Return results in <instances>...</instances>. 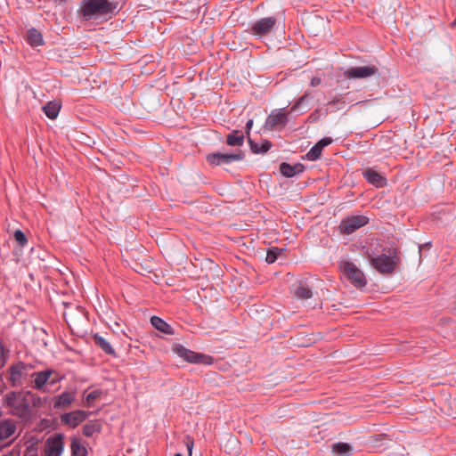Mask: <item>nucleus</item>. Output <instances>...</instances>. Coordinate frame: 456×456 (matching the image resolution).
I'll return each mask as SVG.
<instances>
[{"label": "nucleus", "mask_w": 456, "mask_h": 456, "mask_svg": "<svg viewBox=\"0 0 456 456\" xmlns=\"http://www.w3.org/2000/svg\"><path fill=\"white\" fill-rule=\"evenodd\" d=\"M332 142V139L329 137L322 138L321 141L317 142V144L323 149L325 146H328Z\"/></svg>", "instance_id": "4c0bfd02"}, {"label": "nucleus", "mask_w": 456, "mask_h": 456, "mask_svg": "<svg viewBox=\"0 0 456 456\" xmlns=\"http://www.w3.org/2000/svg\"><path fill=\"white\" fill-rule=\"evenodd\" d=\"M322 149L316 143L307 152L306 159L311 161H314V160L318 159L322 154Z\"/></svg>", "instance_id": "2f4dec72"}, {"label": "nucleus", "mask_w": 456, "mask_h": 456, "mask_svg": "<svg viewBox=\"0 0 456 456\" xmlns=\"http://www.w3.org/2000/svg\"><path fill=\"white\" fill-rule=\"evenodd\" d=\"M186 445H187V449H188V452H189V456H191V451H192V448H193V441L192 440L188 441Z\"/></svg>", "instance_id": "79ce46f5"}, {"label": "nucleus", "mask_w": 456, "mask_h": 456, "mask_svg": "<svg viewBox=\"0 0 456 456\" xmlns=\"http://www.w3.org/2000/svg\"><path fill=\"white\" fill-rule=\"evenodd\" d=\"M101 430V424L98 421H91L83 427V434L87 437L93 436Z\"/></svg>", "instance_id": "c756f323"}, {"label": "nucleus", "mask_w": 456, "mask_h": 456, "mask_svg": "<svg viewBox=\"0 0 456 456\" xmlns=\"http://www.w3.org/2000/svg\"><path fill=\"white\" fill-rule=\"evenodd\" d=\"M60 108L61 106L59 103L50 102L43 108V110L49 118L54 119L59 114Z\"/></svg>", "instance_id": "cd10ccee"}, {"label": "nucleus", "mask_w": 456, "mask_h": 456, "mask_svg": "<svg viewBox=\"0 0 456 456\" xmlns=\"http://www.w3.org/2000/svg\"><path fill=\"white\" fill-rule=\"evenodd\" d=\"M322 82V79L320 77H312L311 81H310V86L314 87V86H317L321 84Z\"/></svg>", "instance_id": "a19ab883"}, {"label": "nucleus", "mask_w": 456, "mask_h": 456, "mask_svg": "<svg viewBox=\"0 0 456 456\" xmlns=\"http://www.w3.org/2000/svg\"><path fill=\"white\" fill-rule=\"evenodd\" d=\"M371 265L381 273H391L396 267V262L394 256L387 254H381L370 258Z\"/></svg>", "instance_id": "423d86ee"}, {"label": "nucleus", "mask_w": 456, "mask_h": 456, "mask_svg": "<svg viewBox=\"0 0 456 456\" xmlns=\"http://www.w3.org/2000/svg\"><path fill=\"white\" fill-rule=\"evenodd\" d=\"M23 456H38L37 447L34 444L28 446Z\"/></svg>", "instance_id": "c9c22d12"}, {"label": "nucleus", "mask_w": 456, "mask_h": 456, "mask_svg": "<svg viewBox=\"0 0 456 456\" xmlns=\"http://www.w3.org/2000/svg\"><path fill=\"white\" fill-rule=\"evenodd\" d=\"M368 217L364 216H351L344 218L338 228L344 234H350L368 224Z\"/></svg>", "instance_id": "39448f33"}, {"label": "nucleus", "mask_w": 456, "mask_h": 456, "mask_svg": "<svg viewBox=\"0 0 456 456\" xmlns=\"http://www.w3.org/2000/svg\"><path fill=\"white\" fill-rule=\"evenodd\" d=\"M174 456H183V455L180 453H175Z\"/></svg>", "instance_id": "a18cd8bd"}, {"label": "nucleus", "mask_w": 456, "mask_h": 456, "mask_svg": "<svg viewBox=\"0 0 456 456\" xmlns=\"http://www.w3.org/2000/svg\"><path fill=\"white\" fill-rule=\"evenodd\" d=\"M27 41L32 46H39L44 44L42 34L36 28L28 29Z\"/></svg>", "instance_id": "5701e85b"}, {"label": "nucleus", "mask_w": 456, "mask_h": 456, "mask_svg": "<svg viewBox=\"0 0 456 456\" xmlns=\"http://www.w3.org/2000/svg\"><path fill=\"white\" fill-rule=\"evenodd\" d=\"M308 97V93L305 92L303 96L299 98V100L296 102V104L292 107V110H295L299 104L303 103Z\"/></svg>", "instance_id": "ea45409f"}, {"label": "nucleus", "mask_w": 456, "mask_h": 456, "mask_svg": "<svg viewBox=\"0 0 456 456\" xmlns=\"http://www.w3.org/2000/svg\"><path fill=\"white\" fill-rule=\"evenodd\" d=\"M28 366L23 362L12 365L9 369V381L13 387H19L22 384V379L27 374Z\"/></svg>", "instance_id": "4468645a"}, {"label": "nucleus", "mask_w": 456, "mask_h": 456, "mask_svg": "<svg viewBox=\"0 0 456 456\" xmlns=\"http://www.w3.org/2000/svg\"><path fill=\"white\" fill-rule=\"evenodd\" d=\"M379 74V69L375 65L351 67L344 72V76L349 79L367 78Z\"/></svg>", "instance_id": "0eeeda50"}, {"label": "nucleus", "mask_w": 456, "mask_h": 456, "mask_svg": "<svg viewBox=\"0 0 456 456\" xmlns=\"http://www.w3.org/2000/svg\"><path fill=\"white\" fill-rule=\"evenodd\" d=\"M13 236H14L15 240L21 247H24L27 244V242H28L27 238H26L25 234L20 230L15 231Z\"/></svg>", "instance_id": "f704fd0d"}, {"label": "nucleus", "mask_w": 456, "mask_h": 456, "mask_svg": "<svg viewBox=\"0 0 456 456\" xmlns=\"http://www.w3.org/2000/svg\"><path fill=\"white\" fill-rule=\"evenodd\" d=\"M102 395V391L101 390H94L86 395V406L90 407L93 405L94 402L99 399Z\"/></svg>", "instance_id": "473e14b6"}, {"label": "nucleus", "mask_w": 456, "mask_h": 456, "mask_svg": "<svg viewBox=\"0 0 456 456\" xmlns=\"http://www.w3.org/2000/svg\"><path fill=\"white\" fill-rule=\"evenodd\" d=\"M226 142L230 146H240L244 142V135L242 132L233 131L227 135Z\"/></svg>", "instance_id": "bb28decb"}, {"label": "nucleus", "mask_w": 456, "mask_h": 456, "mask_svg": "<svg viewBox=\"0 0 456 456\" xmlns=\"http://www.w3.org/2000/svg\"><path fill=\"white\" fill-rule=\"evenodd\" d=\"M228 443L231 444V445L232 446H237L238 445V440L234 437H231L229 440H228Z\"/></svg>", "instance_id": "c03bdc74"}, {"label": "nucleus", "mask_w": 456, "mask_h": 456, "mask_svg": "<svg viewBox=\"0 0 456 456\" xmlns=\"http://www.w3.org/2000/svg\"><path fill=\"white\" fill-rule=\"evenodd\" d=\"M292 291L294 295L300 299H308L313 296L311 286L306 281H303L294 284Z\"/></svg>", "instance_id": "f3484780"}, {"label": "nucleus", "mask_w": 456, "mask_h": 456, "mask_svg": "<svg viewBox=\"0 0 456 456\" xmlns=\"http://www.w3.org/2000/svg\"><path fill=\"white\" fill-rule=\"evenodd\" d=\"M302 171L303 166L300 164L290 165L286 162H283L280 166L281 174L286 177H292L295 175L301 173Z\"/></svg>", "instance_id": "6ab92c4d"}, {"label": "nucleus", "mask_w": 456, "mask_h": 456, "mask_svg": "<svg viewBox=\"0 0 456 456\" xmlns=\"http://www.w3.org/2000/svg\"><path fill=\"white\" fill-rule=\"evenodd\" d=\"M94 342L95 345L100 346L106 354H115L113 347L110 346L109 341H107V339H105L103 337L97 335V334L94 335Z\"/></svg>", "instance_id": "a878e982"}, {"label": "nucleus", "mask_w": 456, "mask_h": 456, "mask_svg": "<svg viewBox=\"0 0 456 456\" xmlns=\"http://www.w3.org/2000/svg\"><path fill=\"white\" fill-rule=\"evenodd\" d=\"M350 94L345 95H336L329 102V105L335 107L337 110L345 108L347 103L353 102L354 100L349 96Z\"/></svg>", "instance_id": "412c9836"}, {"label": "nucleus", "mask_w": 456, "mask_h": 456, "mask_svg": "<svg viewBox=\"0 0 456 456\" xmlns=\"http://www.w3.org/2000/svg\"><path fill=\"white\" fill-rule=\"evenodd\" d=\"M75 400V393L63 392L54 398L53 407L55 409H66L71 405Z\"/></svg>", "instance_id": "a211bd4d"}, {"label": "nucleus", "mask_w": 456, "mask_h": 456, "mask_svg": "<svg viewBox=\"0 0 456 456\" xmlns=\"http://www.w3.org/2000/svg\"><path fill=\"white\" fill-rule=\"evenodd\" d=\"M87 417V413L81 410H77L61 416V422L74 428L83 422Z\"/></svg>", "instance_id": "2eb2a0df"}, {"label": "nucleus", "mask_w": 456, "mask_h": 456, "mask_svg": "<svg viewBox=\"0 0 456 456\" xmlns=\"http://www.w3.org/2000/svg\"><path fill=\"white\" fill-rule=\"evenodd\" d=\"M29 392H10L5 395L4 402L10 412L21 419H28L32 408L28 406Z\"/></svg>", "instance_id": "f03ea898"}, {"label": "nucleus", "mask_w": 456, "mask_h": 456, "mask_svg": "<svg viewBox=\"0 0 456 456\" xmlns=\"http://www.w3.org/2000/svg\"><path fill=\"white\" fill-rule=\"evenodd\" d=\"M63 438L64 436L61 434L49 436L45 443V455L61 456L64 449Z\"/></svg>", "instance_id": "6e6552de"}, {"label": "nucleus", "mask_w": 456, "mask_h": 456, "mask_svg": "<svg viewBox=\"0 0 456 456\" xmlns=\"http://www.w3.org/2000/svg\"><path fill=\"white\" fill-rule=\"evenodd\" d=\"M364 178L372 185L379 188L387 184V179L372 168H367L363 172Z\"/></svg>", "instance_id": "dca6fc26"}, {"label": "nucleus", "mask_w": 456, "mask_h": 456, "mask_svg": "<svg viewBox=\"0 0 456 456\" xmlns=\"http://www.w3.org/2000/svg\"><path fill=\"white\" fill-rule=\"evenodd\" d=\"M173 351L181 358L191 363H202L209 365L213 362V358L209 355L196 353L190 349L185 348L182 345H175Z\"/></svg>", "instance_id": "7ed1b4c3"}, {"label": "nucleus", "mask_w": 456, "mask_h": 456, "mask_svg": "<svg viewBox=\"0 0 456 456\" xmlns=\"http://www.w3.org/2000/svg\"><path fill=\"white\" fill-rule=\"evenodd\" d=\"M16 421L11 419H7L0 421V442H6V444H10L18 436Z\"/></svg>", "instance_id": "9b49d317"}, {"label": "nucleus", "mask_w": 456, "mask_h": 456, "mask_svg": "<svg viewBox=\"0 0 456 456\" xmlns=\"http://www.w3.org/2000/svg\"><path fill=\"white\" fill-rule=\"evenodd\" d=\"M353 447L346 443H336L332 445V452L336 456H348L352 453Z\"/></svg>", "instance_id": "b1692460"}, {"label": "nucleus", "mask_w": 456, "mask_h": 456, "mask_svg": "<svg viewBox=\"0 0 456 456\" xmlns=\"http://www.w3.org/2000/svg\"><path fill=\"white\" fill-rule=\"evenodd\" d=\"M253 126V120L252 119H249L247 124H246V130H247V134H249V131L251 129Z\"/></svg>", "instance_id": "37998d69"}, {"label": "nucleus", "mask_w": 456, "mask_h": 456, "mask_svg": "<svg viewBox=\"0 0 456 456\" xmlns=\"http://www.w3.org/2000/svg\"><path fill=\"white\" fill-rule=\"evenodd\" d=\"M115 8L109 0H83L77 12L83 20H89L111 14Z\"/></svg>", "instance_id": "f257e3e1"}, {"label": "nucleus", "mask_w": 456, "mask_h": 456, "mask_svg": "<svg viewBox=\"0 0 456 456\" xmlns=\"http://www.w3.org/2000/svg\"><path fill=\"white\" fill-rule=\"evenodd\" d=\"M305 25L311 33L317 35L320 32V28L323 27V20L318 16L308 17L305 21Z\"/></svg>", "instance_id": "aec40b11"}, {"label": "nucleus", "mask_w": 456, "mask_h": 456, "mask_svg": "<svg viewBox=\"0 0 456 456\" xmlns=\"http://www.w3.org/2000/svg\"><path fill=\"white\" fill-rule=\"evenodd\" d=\"M151 325L158 330L165 333V334H173V329L172 327L167 323L164 320L158 316H152L151 318Z\"/></svg>", "instance_id": "4be33fe9"}, {"label": "nucleus", "mask_w": 456, "mask_h": 456, "mask_svg": "<svg viewBox=\"0 0 456 456\" xmlns=\"http://www.w3.org/2000/svg\"><path fill=\"white\" fill-rule=\"evenodd\" d=\"M243 158V154L240 151L235 153H212L208 156V161L216 166L228 165L232 162L240 161Z\"/></svg>", "instance_id": "1a4fd4ad"}, {"label": "nucleus", "mask_w": 456, "mask_h": 456, "mask_svg": "<svg viewBox=\"0 0 456 456\" xmlns=\"http://www.w3.org/2000/svg\"><path fill=\"white\" fill-rule=\"evenodd\" d=\"M249 144L251 151L254 153H265L268 151L272 146V142L268 140H265L261 142L259 145L258 143L254 142L252 140L249 139Z\"/></svg>", "instance_id": "c85d7f7f"}, {"label": "nucleus", "mask_w": 456, "mask_h": 456, "mask_svg": "<svg viewBox=\"0 0 456 456\" xmlns=\"http://www.w3.org/2000/svg\"><path fill=\"white\" fill-rule=\"evenodd\" d=\"M2 456H20V449L14 447L8 452L3 454Z\"/></svg>", "instance_id": "58836bf2"}, {"label": "nucleus", "mask_w": 456, "mask_h": 456, "mask_svg": "<svg viewBox=\"0 0 456 456\" xmlns=\"http://www.w3.org/2000/svg\"><path fill=\"white\" fill-rule=\"evenodd\" d=\"M340 269L344 275L357 288L366 285V279L363 273L352 262L341 263Z\"/></svg>", "instance_id": "20e7f679"}, {"label": "nucleus", "mask_w": 456, "mask_h": 456, "mask_svg": "<svg viewBox=\"0 0 456 456\" xmlns=\"http://www.w3.org/2000/svg\"><path fill=\"white\" fill-rule=\"evenodd\" d=\"M6 362V352L3 346V344L0 342V369H2Z\"/></svg>", "instance_id": "e433bc0d"}, {"label": "nucleus", "mask_w": 456, "mask_h": 456, "mask_svg": "<svg viewBox=\"0 0 456 456\" xmlns=\"http://www.w3.org/2000/svg\"><path fill=\"white\" fill-rule=\"evenodd\" d=\"M287 123L284 109L273 110L266 118L265 127L268 130L282 128Z\"/></svg>", "instance_id": "ddd939ff"}, {"label": "nucleus", "mask_w": 456, "mask_h": 456, "mask_svg": "<svg viewBox=\"0 0 456 456\" xmlns=\"http://www.w3.org/2000/svg\"><path fill=\"white\" fill-rule=\"evenodd\" d=\"M282 253H283V249L278 248H272L266 253L265 261L268 264H273L276 261L278 256Z\"/></svg>", "instance_id": "7c9ffc66"}, {"label": "nucleus", "mask_w": 456, "mask_h": 456, "mask_svg": "<svg viewBox=\"0 0 456 456\" xmlns=\"http://www.w3.org/2000/svg\"><path fill=\"white\" fill-rule=\"evenodd\" d=\"M31 377L33 378L34 387L39 390L43 389L46 384H56L60 379L52 370L34 372Z\"/></svg>", "instance_id": "9d476101"}, {"label": "nucleus", "mask_w": 456, "mask_h": 456, "mask_svg": "<svg viewBox=\"0 0 456 456\" xmlns=\"http://www.w3.org/2000/svg\"><path fill=\"white\" fill-rule=\"evenodd\" d=\"M276 24L274 17L263 18L256 21L250 28V33L254 36L263 37L267 35Z\"/></svg>", "instance_id": "f8f14e48"}, {"label": "nucleus", "mask_w": 456, "mask_h": 456, "mask_svg": "<svg viewBox=\"0 0 456 456\" xmlns=\"http://www.w3.org/2000/svg\"><path fill=\"white\" fill-rule=\"evenodd\" d=\"M72 456H86L87 451L80 439L73 437L71 441Z\"/></svg>", "instance_id": "393cba45"}, {"label": "nucleus", "mask_w": 456, "mask_h": 456, "mask_svg": "<svg viewBox=\"0 0 456 456\" xmlns=\"http://www.w3.org/2000/svg\"><path fill=\"white\" fill-rule=\"evenodd\" d=\"M43 404V400L37 396L36 395L29 392V399H28V406L31 407H41Z\"/></svg>", "instance_id": "72a5a7b5"}]
</instances>
